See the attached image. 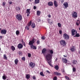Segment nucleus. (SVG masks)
Instances as JSON below:
<instances>
[{
	"mask_svg": "<svg viewBox=\"0 0 80 80\" xmlns=\"http://www.w3.org/2000/svg\"><path fill=\"white\" fill-rule=\"evenodd\" d=\"M50 54L48 53L46 55V60H47L48 63L50 66L53 67V65L52 64V55L53 54V52L52 50H49Z\"/></svg>",
	"mask_w": 80,
	"mask_h": 80,
	"instance_id": "f257e3e1",
	"label": "nucleus"
},
{
	"mask_svg": "<svg viewBox=\"0 0 80 80\" xmlns=\"http://www.w3.org/2000/svg\"><path fill=\"white\" fill-rule=\"evenodd\" d=\"M16 18L19 21H21L22 20V16L19 14L16 15Z\"/></svg>",
	"mask_w": 80,
	"mask_h": 80,
	"instance_id": "f03ea898",
	"label": "nucleus"
},
{
	"mask_svg": "<svg viewBox=\"0 0 80 80\" xmlns=\"http://www.w3.org/2000/svg\"><path fill=\"white\" fill-rule=\"evenodd\" d=\"M61 45L65 46L66 45V42L63 40H61L59 42Z\"/></svg>",
	"mask_w": 80,
	"mask_h": 80,
	"instance_id": "7ed1b4c3",
	"label": "nucleus"
},
{
	"mask_svg": "<svg viewBox=\"0 0 80 80\" xmlns=\"http://www.w3.org/2000/svg\"><path fill=\"white\" fill-rule=\"evenodd\" d=\"M36 41V39L34 38H33L32 40V41H29V45H30V46L32 45Z\"/></svg>",
	"mask_w": 80,
	"mask_h": 80,
	"instance_id": "20e7f679",
	"label": "nucleus"
},
{
	"mask_svg": "<svg viewBox=\"0 0 80 80\" xmlns=\"http://www.w3.org/2000/svg\"><path fill=\"white\" fill-rule=\"evenodd\" d=\"M63 38L65 39L68 40L69 37V35H68L67 34L65 33V34H63Z\"/></svg>",
	"mask_w": 80,
	"mask_h": 80,
	"instance_id": "39448f33",
	"label": "nucleus"
},
{
	"mask_svg": "<svg viewBox=\"0 0 80 80\" xmlns=\"http://www.w3.org/2000/svg\"><path fill=\"white\" fill-rule=\"evenodd\" d=\"M72 35V36H74L76 33H77V31L74 29H72L71 30Z\"/></svg>",
	"mask_w": 80,
	"mask_h": 80,
	"instance_id": "423d86ee",
	"label": "nucleus"
},
{
	"mask_svg": "<svg viewBox=\"0 0 80 80\" xmlns=\"http://www.w3.org/2000/svg\"><path fill=\"white\" fill-rule=\"evenodd\" d=\"M72 16V18H77L78 17V13L75 12H73Z\"/></svg>",
	"mask_w": 80,
	"mask_h": 80,
	"instance_id": "0eeeda50",
	"label": "nucleus"
},
{
	"mask_svg": "<svg viewBox=\"0 0 80 80\" xmlns=\"http://www.w3.org/2000/svg\"><path fill=\"white\" fill-rule=\"evenodd\" d=\"M29 67H31L32 68H34L35 67V63H33L32 62L29 63Z\"/></svg>",
	"mask_w": 80,
	"mask_h": 80,
	"instance_id": "6e6552de",
	"label": "nucleus"
},
{
	"mask_svg": "<svg viewBox=\"0 0 80 80\" xmlns=\"http://www.w3.org/2000/svg\"><path fill=\"white\" fill-rule=\"evenodd\" d=\"M30 10L31 9H28L26 10V13H28V14H27V16L28 17H29L30 16L29 14H30Z\"/></svg>",
	"mask_w": 80,
	"mask_h": 80,
	"instance_id": "1a4fd4ad",
	"label": "nucleus"
},
{
	"mask_svg": "<svg viewBox=\"0 0 80 80\" xmlns=\"http://www.w3.org/2000/svg\"><path fill=\"white\" fill-rule=\"evenodd\" d=\"M53 74L55 75H57V76H61L62 75L61 73L58 72H54Z\"/></svg>",
	"mask_w": 80,
	"mask_h": 80,
	"instance_id": "9d476101",
	"label": "nucleus"
},
{
	"mask_svg": "<svg viewBox=\"0 0 80 80\" xmlns=\"http://www.w3.org/2000/svg\"><path fill=\"white\" fill-rule=\"evenodd\" d=\"M70 49L71 52H74L75 50V47L74 46H72L70 48Z\"/></svg>",
	"mask_w": 80,
	"mask_h": 80,
	"instance_id": "9b49d317",
	"label": "nucleus"
},
{
	"mask_svg": "<svg viewBox=\"0 0 80 80\" xmlns=\"http://www.w3.org/2000/svg\"><path fill=\"white\" fill-rule=\"evenodd\" d=\"M23 47V45L21 43H19L18 44V48L19 49L22 48Z\"/></svg>",
	"mask_w": 80,
	"mask_h": 80,
	"instance_id": "f8f14e48",
	"label": "nucleus"
},
{
	"mask_svg": "<svg viewBox=\"0 0 80 80\" xmlns=\"http://www.w3.org/2000/svg\"><path fill=\"white\" fill-rule=\"evenodd\" d=\"M63 5L65 7V8H67L68 7V4L67 2L64 3L63 4Z\"/></svg>",
	"mask_w": 80,
	"mask_h": 80,
	"instance_id": "ddd939ff",
	"label": "nucleus"
},
{
	"mask_svg": "<svg viewBox=\"0 0 80 80\" xmlns=\"http://www.w3.org/2000/svg\"><path fill=\"white\" fill-rule=\"evenodd\" d=\"M30 47H31V49H36L37 48L36 46H34L33 45H30Z\"/></svg>",
	"mask_w": 80,
	"mask_h": 80,
	"instance_id": "4468645a",
	"label": "nucleus"
},
{
	"mask_svg": "<svg viewBox=\"0 0 80 80\" xmlns=\"http://www.w3.org/2000/svg\"><path fill=\"white\" fill-rule=\"evenodd\" d=\"M54 5L55 7H57L58 6V4L57 2H56V1H54Z\"/></svg>",
	"mask_w": 80,
	"mask_h": 80,
	"instance_id": "2eb2a0df",
	"label": "nucleus"
},
{
	"mask_svg": "<svg viewBox=\"0 0 80 80\" xmlns=\"http://www.w3.org/2000/svg\"><path fill=\"white\" fill-rule=\"evenodd\" d=\"M1 32L2 34H6L7 32V31L6 30H2Z\"/></svg>",
	"mask_w": 80,
	"mask_h": 80,
	"instance_id": "dca6fc26",
	"label": "nucleus"
},
{
	"mask_svg": "<svg viewBox=\"0 0 80 80\" xmlns=\"http://www.w3.org/2000/svg\"><path fill=\"white\" fill-rule=\"evenodd\" d=\"M62 61L63 62H64L65 63H67V60L66 58H62Z\"/></svg>",
	"mask_w": 80,
	"mask_h": 80,
	"instance_id": "f3484780",
	"label": "nucleus"
},
{
	"mask_svg": "<svg viewBox=\"0 0 80 80\" xmlns=\"http://www.w3.org/2000/svg\"><path fill=\"white\" fill-rule=\"evenodd\" d=\"M48 5L50 6H52L53 5V3L52 2H48Z\"/></svg>",
	"mask_w": 80,
	"mask_h": 80,
	"instance_id": "a211bd4d",
	"label": "nucleus"
},
{
	"mask_svg": "<svg viewBox=\"0 0 80 80\" xmlns=\"http://www.w3.org/2000/svg\"><path fill=\"white\" fill-rule=\"evenodd\" d=\"M46 51L47 50L46 48H44L42 49V53H45Z\"/></svg>",
	"mask_w": 80,
	"mask_h": 80,
	"instance_id": "6ab92c4d",
	"label": "nucleus"
},
{
	"mask_svg": "<svg viewBox=\"0 0 80 80\" xmlns=\"http://www.w3.org/2000/svg\"><path fill=\"white\" fill-rule=\"evenodd\" d=\"M77 61L76 60H73V62H72V64L73 65H76V64H77Z\"/></svg>",
	"mask_w": 80,
	"mask_h": 80,
	"instance_id": "aec40b11",
	"label": "nucleus"
},
{
	"mask_svg": "<svg viewBox=\"0 0 80 80\" xmlns=\"http://www.w3.org/2000/svg\"><path fill=\"white\" fill-rule=\"evenodd\" d=\"M18 62V59H16L14 60V63H15V64H16V65H17Z\"/></svg>",
	"mask_w": 80,
	"mask_h": 80,
	"instance_id": "412c9836",
	"label": "nucleus"
},
{
	"mask_svg": "<svg viewBox=\"0 0 80 80\" xmlns=\"http://www.w3.org/2000/svg\"><path fill=\"white\" fill-rule=\"evenodd\" d=\"M11 48L12 49V50L13 51V52L14 51V50H15V48L13 46H11Z\"/></svg>",
	"mask_w": 80,
	"mask_h": 80,
	"instance_id": "4be33fe9",
	"label": "nucleus"
},
{
	"mask_svg": "<svg viewBox=\"0 0 80 80\" xmlns=\"http://www.w3.org/2000/svg\"><path fill=\"white\" fill-rule=\"evenodd\" d=\"M40 2V0H35L34 1V3H35V4H38Z\"/></svg>",
	"mask_w": 80,
	"mask_h": 80,
	"instance_id": "5701e85b",
	"label": "nucleus"
},
{
	"mask_svg": "<svg viewBox=\"0 0 80 80\" xmlns=\"http://www.w3.org/2000/svg\"><path fill=\"white\" fill-rule=\"evenodd\" d=\"M30 77V75L29 74H27L26 76V78L27 79H29Z\"/></svg>",
	"mask_w": 80,
	"mask_h": 80,
	"instance_id": "b1692460",
	"label": "nucleus"
},
{
	"mask_svg": "<svg viewBox=\"0 0 80 80\" xmlns=\"http://www.w3.org/2000/svg\"><path fill=\"white\" fill-rule=\"evenodd\" d=\"M37 15H38V16H40L41 14V12L39 11H37Z\"/></svg>",
	"mask_w": 80,
	"mask_h": 80,
	"instance_id": "393cba45",
	"label": "nucleus"
},
{
	"mask_svg": "<svg viewBox=\"0 0 80 80\" xmlns=\"http://www.w3.org/2000/svg\"><path fill=\"white\" fill-rule=\"evenodd\" d=\"M80 36V35L79 33H76L75 34V35L74 37H79Z\"/></svg>",
	"mask_w": 80,
	"mask_h": 80,
	"instance_id": "a878e982",
	"label": "nucleus"
},
{
	"mask_svg": "<svg viewBox=\"0 0 80 80\" xmlns=\"http://www.w3.org/2000/svg\"><path fill=\"white\" fill-rule=\"evenodd\" d=\"M21 42L22 43L24 46V47H26L25 42H24L23 39L21 40Z\"/></svg>",
	"mask_w": 80,
	"mask_h": 80,
	"instance_id": "bb28decb",
	"label": "nucleus"
},
{
	"mask_svg": "<svg viewBox=\"0 0 80 80\" xmlns=\"http://www.w3.org/2000/svg\"><path fill=\"white\" fill-rule=\"evenodd\" d=\"M31 26H32V28H34L35 26V24L34 23H32V25H31Z\"/></svg>",
	"mask_w": 80,
	"mask_h": 80,
	"instance_id": "cd10ccee",
	"label": "nucleus"
},
{
	"mask_svg": "<svg viewBox=\"0 0 80 80\" xmlns=\"http://www.w3.org/2000/svg\"><path fill=\"white\" fill-rule=\"evenodd\" d=\"M32 24V21H30V22L28 23V26H30Z\"/></svg>",
	"mask_w": 80,
	"mask_h": 80,
	"instance_id": "c85d7f7f",
	"label": "nucleus"
},
{
	"mask_svg": "<svg viewBox=\"0 0 80 80\" xmlns=\"http://www.w3.org/2000/svg\"><path fill=\"white\" fill-rule=\"evenodd\" d=\"M20 33V32L18 30H17L16 31V35H18Z\"/></svg>",
	"mask_w": 80,
	"mask_h": 80,
	"instance_id": "c756f323",
	"label": "nucleus"
},
{
	"mask_svg": "<svg viewBox=\"0 0 80 80\" xmlns=\"http://www.w3.org/2000/svg\"><path fill=\"white\" fill-rule=\"evenodd\" d=\"M40 75L41 76H42V77H44L45 76V75L44 74L43 72H40Z\"/></svg>",
	"mask_w": 80,
	"mask_h": 80,
	"instance_id": "7c9ffc66",
	"label": "nucleus"
},
{
	"mask_svg": "<svg viewBox=\"0 0 80 80\" xmlns=\"http://www.w3.org/2000/svg\"><path fill=\"white\" fill-rule=\"evenodd\" d=\"M6 4V3L5 2H2V6H3V7H5V6Z\"/></svg>",
	"mask_w": 80,
	"mask_h": 80,
	"instance_id": "2f4dec72",
	"label": "nucleus"
},
{
	"mask_svg": "<svg viewBox=\"0 0 80 80\" xmlns=\"http://www.w3.org/2000/svg\"><path fill=\"white\" fill-rule=\"evenodd\" d=\"M5 60H7V58L6 56V55L4 54L3 56Z\"/></svg>",
	"mask_w": 80,
	"mask_h": 80,
	"instance_id": "473e14b6",
	"label": "nucleus"
},
{
	"mask_svg": "<svg viewBox=\"0 0 80 80\" xmlns=\"http://www.w3.org/2000/svg\"><path fill=\"white\" fill-rule=\"evenodd\" d=\"M56 69V70H58V65H56L54 67Z\"/></svg>",
	"mask_w": 80,
	"mask_h": 80,
	"instance_id": "72a5a7b5",
	"label": "nucleus"
},
{
	"mask_svg": "<svg viewBox=\"0 0 80 80\" xmlns=\"http://www.w3.org/2000/svg\"><path fill=\"white\" fill-rule=\"evenodd\" d=\"M72 70L73 72H75L76 70V68H74V67H73Z\"/></svg>",
	"mask_w": 80,
	"mask_h": 80,
	"instance_id": "f704fd0d",
	"label": "nucleus"
},
{
	"mask_svg": "<svg viewBox=\"0 0 80 80\" xmlns=\"http://www.w3.org/2000/svg\"><path fill=\"white\" fill-rule=\"evenodd\" d=\"M53 80H57V77L56 76H55L53 78Z\"/></svg>",
	"mask_w": 80,
	"mask_h": 80,
	"instance_id": "c9c22d12",
	"label": "nucleus"
},
{
	"mask_svg": "<svg viewBox=\"0 0 80 80\" xmlns=\"http://www.w3.org/2000/svg\"><path fill=\"white\" fill-rule=\"evenodd\" d=\"M65 78L67 80H70L69 78L67 76H65Z\"/></svg>",
	"mask_w": 80,
	"mask_h": 80,
	"instance_id": "e433bc0d",
	"label": "nucleus"
},
{
	"mask_svg": "<svg viewBox=\"0 0 80 80\" xmlns=\"http://www.w3.org/2000/svg\"><path fill=\"white\" fill-rule=\"evenodd\" d=\"M58 27H61V24L60 23H58Z\"/></svg>",
	"mask_w": 80,
	"mask_h": 80,
	"instance_id": "4c0bfd02",
	"label": "nucleus"
},
{
	"mask_svg": "<svg viewBox=\"0 0 80 80\" xmlns=\"http://www.w3.org/2000/svg\"><path fill=\"white\" fill-rule=\"evenodd\" d=\"M41 39L42 40H44L45 39V37L44 36H42L41 37Z\"/></svg>",
	"mask_w": 80,
	"mask_h": 80,
	"instance_id": "58836bf2",
	"label": "nucleus"
},
{
	"mask_svg": "<svg viewBox=\"0 0 80 80\" xmlns=\"http://www.w3.org/2000/svg\"><path fill=\"white\" fill-rule=\"evenodd\" d=\"M28 57H29V58H30V57H31V54L30 53H28Z\"/></svg>",
	"mask_w": 80,
	"mask_h": 80,
	"instance_id": "ea45409f",
	"label": "nucleus"
},
{
	"mask_svg": "<svg viewBox=\"0 0 80 80\" xmlns=\"http://www.w3.org/2000/svg\"><path fill=\"white\" fill-rule=\"evenodd\" d=\"M22 60H23V61H25V57H23L22 58Z\"/></svg>",
	"mask_w": 80,
	"mask_h": 80,
	"instance_id": "a19ab883",
	"label": "nucleus"
},
{
	"mask_svg": "<svg viewBox=\"0 0 80 80\" xmlns=\"http://www.w3.org/2000/svg\"><path fill=\"white\" fill-rule=\"evenodd\" d=\"M16 10H17L18 11H19L20 10V7L19 6L18 7V8H17V9H16Z\"/></svg>",
	"mask_w": 80,
	"mask_h": 80,
	"instance_id": "79ce46f5",
	"label": "nucleus"
},
{
	"mask_svg": "<svg viewBox=\"0 0 80 80\" xmlns=\"http://www.w3.org/2000/svg\"><path fill=\"white\" fill-rule=\"evenodd\" d=\"M29 26H26L25 28H26V29H27V30H29Z\"/></svg>",
	"mask_w": 80,
	"mask_h": 80,
	"instance_id": "37998d69",
	"label": "nucleus"
},
{
	"mask_svg": "<svg viewBox=\"0 0 80 80\" xmlns=\"http://www.w3.org/2000/svg\"><path fill=\"white\" fill-rule=\"evenodd\" d=\"M59 33L60 34H61L62 33V30H60L59 31Z\"/></svg>",
	"mask_w": 80,
	"mask_h": 80,
	"instance_id": "c03bdc74",
	"label": "nucleus"
},
{
	"mask_svg": "<svg viewBox=\"0 0 80 80\" xmlns=\"http://www.w3.org/2000/svg\"><path fill=\"white\" fill-rule=\"evenodd\" d=\"M62 72H63V73H65V70L64 69H62Z\"/></svg>",
	"mask_w": 80,
	"mask_h": 80,
	"instance_id": "a18cd8bd",
	"label": "nucleus"
},
{
	"mask_svg": "<svg viewBox=\"0 0 80 80\" xmlns=\"http://www.w3.org/2000/svg\"><path fill=\"white\" fill-rule=\"evenodd\" d=\"M2 78H3V79L4 80H5V79H6V77L4 76H3Z\"/></svg>",
	"mask_w": 80,
	"mask_h": 80,
	"instance_id": "49530a36",
	"label": "nucleus"
},
{
	"mask_svg": "<svg viewBox=\"0 0 80 80\" xmlns=\"http://www.w3.org/2000/svg\"><path fill=\"white\" fill-rule=\"evenodd\" d=\"M46 72H47V73H48L49 74H50V73H51L50 71H49L48 70H47L46 71Z\"/></svg>",
	"mask_w": 80,
	"mask_h": 80,
	"instance_id": "de8ad7c7",
	"label": "nucleus"
},
{
	"mask_svg": "<svg viewBox=\"0 0 80 80\" xmlns=\"http://www.w3.org/2000/svg\"><path fill=\"white\" fill-rule=\"evenodd\" d=\"M32 79H33V80H35V79H36V78L35 76H33L32 77Z\"/></svg>",
	"mask_w": 80,
	"mask_h": 80,
	"instance_id": "09e8293b",
	"label": "nucleus"
},
{
	"mask_svg": "<svg viewBox=\"0 0 80 80\" xmlns=\"http://www.w3.org/2000/svg\"><path fill=\"white\" fill-rule=\"evenodd\" d=\"M37 43H38V44H40V41L39 40L37 41Z\"/></svg>",
	"mask_w": 80,
	"mask_h": 80,
	"instance_id": "8fccbe9b",
	"label": "nucleus"
},
{
	"mask_svg": "<svg viewBox=\"0 0 80 80\" xmlns=\"http://www.w3.org/2000/svg\"><path fill=\"white\" fill-rule=\"evenodd\" d=\"M76 25L77 26H78V25H79V23L78 22H76Z\"/></svg>",
	"mask_w": 80,
	"mask_h": 80,
	"instance_id": "3c124183",
	"label": "nucleus"
},
{
	"mask_svg": "<svg viewBox=\"0 0 80 80\" xmlns=\"http://www.w3.org/2000/svg\"><path fill=\"white\" fill-rule=\"evenodd\" d=\"M22 52H19V55H22Z\"/></svg>",
	"mask_w": 80,
	"mask_h": 80,
	"instance_id": "603ef678",
	"label": "nucleus"
},
{
	"mask_svg": "<svg viewBox=\"0 0 80 80\" xmlns=\"http://www.w3.org/2000/svg\"><path fill=\"white\" fill-rule=\"evenodd\" d=\"M48 16V17H49V18H50L51 17V15L50 14H49Z\"/></svg>",
	"mask_w": 80,
	"mask_h": 80,
	"instance_id": "864d4df0",
	"label": "nucleus"
},
{
	"mask_svg": "<svg viewBox=\"0 0 80 80\" xmlns=\"http://www.w3.org/2000/svg\"><path fill=\"white\" fill-rule=\"evenodd\" d=\"M34 9L35 10L37 9V8L35 6H34Z\"/></svg>",
	"mask_w": 80,
	"mask_h": 80,
	"instance_id": "5fc2aeb1",
	"label": "nucleus"
},
{
	"mask_svg": "<svg viewBox=\"0 0 80 80\" xmlns=\"http://www.w3.org/2000/svg\"><path fill=\"white\" fill-rule=\"evenodd\" d=\"M50 20V19H48L47 21L48 22V23H49V22H49Z\"/></svg>",
	"mask_w": 80,
	"mask_h": 80,
	"instance_id": "6e6d98bb",
	"label": "nucleus"
},
{
	"mask_svg": "<svg viewBox=\"0 0 80 80\" xmlns=\"http://www.w3.org/2000/svg\"><path fill=\"white\" fill-rule=\"evenodd\" d=\"M64 2V0H62V1H61V3H63Z\"/></svg>",
	"mask_w": 80,
	"mask_h": 80,
	"instance_id": "4d7b16f0",
	"label": "nucleus"
},
{
	"mask_svg": "<svg viewBox=\"0 0 80 80\" xmlns=\"http://www.w3.org/2000/svg\"><path fill=\"white\" fill-rule=\"evenodd\" d=\"M9 3H10V4H11L12 3V2H10Z\"/></svg>",
	"mask_w": 80,
	"mask_h": 80,
	"instance_id": "13d9d810",
	"label": "nucleus"
},
{
	"mask_svg": "<svg viewBox=\"0 0 80 80\" xmlns=\"http://www.w3.org/2000/svg\"><path fill=\"white\" fill-rule=\"evenodd\" d=\"M49 23H50V24H52V22H49Z\"/></svg>",
	"mask_w": 80,
	"mask_h": 80,
	"instance_id": "bf43d9fd",
	"label": "nucleus"
},
{
	"mask_svg": "<svg viewBox=\"0 0 80 80\" xmlns=\"http://www.w3.org/2000/svg\"><path fill=\"white\" fill-rule=\"evenodd\" d=\"M2 38V36H0V38Z\"/></svg>",
	"mask_w": 80,
	"mask_h": 80,
	"instance_id": "052dcab7",
	"label": "nucleus"
},
{
	"mask_svg": "<svg viewBox=\"0 0 80 80\" xmlns=\"http://www.w3.org/2000/svg\"><path fill=\"white\" fill-rule=\"evenodd\" d=\"M63 57H67V56H65V55H63Z\"/></svg>",
	"mask_w": 80,
	"mask_h": 80,
	"instance_id": "680f3d73",
	"label": "nucleus"
},
{
	"mask_svg": "<svg viewBox=\"0 0 80 80\" xmlns=\"http://www.w3.org/2000/svg\"><path fill=\"white\" fill-rule=\"evenodd\" d=\"M78 53H79V54H80V50L78 51Z\"/></svg>",
	"mask_w": 80,
	"mask_h": 80,
	"instance_id": "e2e57ef3",
	"label": "nucleus"
},
{
	"mask_svg": "<svg viewBox=\"0 0 80 80\" xmlns=\"http://www.w3.org/2000/svg\"><path fill=\"white\" fill-rule=\"evenodd\" d=\"M79 21H80L79 20H77V22H78Z\"/></svg>",
	"mask_w": 80,
	"mask_h": 80,
	"instance_id": "0e129e2a",
	"label": "nucleus"
},
{
	"mask_svg": "<svg viewBox=\"0 0 80 80\" xmlns=\"http://www.w3.org/2000/svg\"><path fill=\"white\" fill-rule=\"evenodd\" d=\"M79 24H80V21H79Z\"/></svg>",
	"mask_w": 80,
	"mask_h": 80,
	"instance_id": "69168bd1",
	"label": "nucleus"
},
{
	"mask_svg": "<svg viewBox=\"0 0 80 80\" xmlns=\"http://www.w3.org/2000/svg\"><path fill=\"white\" fill-rule=\"evenodd\" d=\"M1 48L0 47V51H1Z\"/></svg>",
	"mask_w": 80,
	"mask_h": 80,
	"instance_id": "338daca9",
	"label": "nucleus"
},
{
	"mask_svg": "<svg viewBox=\"0 0 80 80\" xmlns=\"http://www.w3.org/2000/svg\"><path fill=\"white\" fill-rule=\"evenodd\" d=\"M79 30H80V28H79Z\"/></svg>",
	"mask_w": 80,
	"mask_h": 80,
	"instance_id": "774afa93",
	"label": "nucleus"
}]
</instances>
